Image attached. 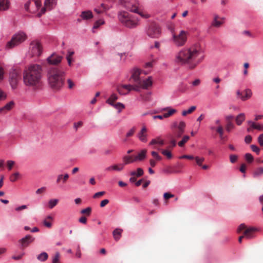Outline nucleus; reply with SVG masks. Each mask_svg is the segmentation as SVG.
I'll use <instances>...</instances> for the list:
<instances>
[{
    "label": "nucleus",
    "mask_w": 263,
    "mask_h": 263,
    "mask_svg": "<svg viewBox=\"0 0 263 263\" xmlns=\"http://www.w3.org/2000/svg\"><path fill=\"white\" fill-rule=\"evenodd\" d=\"M204 58L202 47L199 44H195L180 50L176 55L175 61L179 64H188L190 69H193L202 61Z\"/></svg>",
    "instance_id": "obj_1"
},
{
    "label": "nucleus",
    "mask_w": 263,
    "mask_h": 263,
    "mask_svg": "<svg viewBox=\"0 0 263 263\" xmlns=\"http://www.w3.org/2000/svg\"><path fill=\"white\" fill-rule=\"evenodd\" d=\"M43 76V67L37 64H31L25 67L23 72L24 84L33 89L37 88L41 84Z\"/></svg>",
    "instance_id": "obj_2"
},
{
    "label": "nucleus",
    "mask_w": 263,
    "mask_h": 263,
    "mask_svg": "<svg viewBox=\"0 0 263 263\" xmlns=\"http://www.w3.org/2000/svg\"><path fill=\"white\" fill-rule=\"evenodd\" d=\"M65 72L61 68L53 67L47 72V79L50 87L54 91L59 90L64 83Z\"/></svg>",
    "instance_id": "obj_3"
},
{
    "label": "nucleus",
    "mask_w": 263,
    "mask_h": 263,
    "mask_svg": "<svg viewBox=\"0 0 263 263\" xmlns=\"http://www.w3.org/2000/svg\"><path fill=\"white\" fill-rule=\"evenodd\" d=\"M136 85H123L116 88V90L121 95H125L131 90L139 91L140 88L147 89L153 84L152 78L148 77L147 79L141 80L137 83Z\"/></svg>",
    "instance_id": "obj_4"
},
{
    "label": "nucleus",
    "mask_w": 263,
    "mask_h": 263,
    "mask_svg": "<svg viewBox=\"0 0 263 263\" xmlns=\"http://www.w3.org/2000/svg\"><path fill=\"white\" fill-rule=\"evenodd\" d=\"M118 19L123 25L129 28H135L139 25L138 17L126 11L120 12Z\"/></svg>",
    "instance_id": "obj_5"
},
{
    "label": "nucleus",
    "mask_w": 263,
    "mask_h": 263,
    "mask_svg": "<svg viewBox=\"0 0 263 263\" xmlns=\"http://www.w3.org/2000/svg\"><path fill=\"white\" fill-rule=\"evenodd\" d=\"M119 3L127 9L132 12L138 14L143 18L150 17L149 14L144 13L139 10L140 4L137 0H119Z\"/></svg>",
    "instance_id": "obj_6"
},
{
    "label": "nucleus",
    "mask_w": 263,
    "mask_h": 263,
    "mask_svg": "<svg viewBox=\"0 0 263 263\" xmlns=\"http://www.w3.org/2000/svg\"><path fill=\"white\" fill-rule=\"evenodd\" d=\"M171 31L172 35V43L177 47L183 46L187 41V32L184 30H180L179 32H177L173 29Z\"/></svg>",
    "instance_id": "obj_7"
},
{
    "label": "nucleus",
    "mask_w": 263,
    "mask_h": 263,
    "mask_svg": "<svg viewBox=\"0 0 263 263\" xmlns=\"http://www.w3.org/2000/svg\"><path fill=\"white\" fill-rule=\"evenodd\" d=\"M27 38L26 34L23 32H18L12 37L11 40L8 42L6 48L8 49H12L24 42Z\"/></svg>",
    "instance_id": "obj_8"
},
{
    "label": "nucleus",
    "mask_w": 263,
    "mask_h": 263,
    "mask_svg": "<svg viewBox=\"0 0 263 263\" xmlns=\"http://www.w3.org/2000/svg\"><path fill=\"white\" fill-rule=\"evenodd\" d=\"M43 52L41 43L37 40L31 42L29 50V55L31 57H40Z\"/></svg>",
    "instance_id": "obj_9"
},
{
    "label": "nucleus",
    "mask_w": 263,
    "mask_h": 263,
    "mask_svg": "<svg viewBox=\"0 0 263 263\" xmlns=\"http://www.w3.org/2000/svg\"><path fill=\"white\" fill-rule=\"evenodd\" d=\"M258 229L254 227L248 228L245 224H241L237 229V232L240 233L243 231V234L247 239H252L255 237V233Z\"/></svg>",
    "instance_id": "obj_10"
},
{
    "label": "nucleus",
    "mask_w": 263,
    "mask_h": 263,
    "mask_svg": "<svg viewBox=\"0 0 263 263\" xmlns=\"http://www.w3.org/2000/svg\"><path fill=\"white\" fill-rule=\"evenodd\" d=\"M185 126L186 124L184 121H180L179 124L177 122H174L171 126L173 130L172 136L176 139L180 138L184 132Z\"/></svg>",
    "instance_id": "obj_11"
},
{
    "label": "nucleus",
    "mask_w": 263,
    "mask_h": 263,
    "mask_svg": "<svg viewBox=\"0 0 263 263\" xmlns=\"http://www.w3.org/2000/svg\"><path fill=\"white\" fill-rule=\"evenodd\" d=\"M21 71L18 69H13L10 72L9 83L13 89H15L21 78Z\"/></svg>",
    "instance_id": "obj_12"
},
{
    "label": "nucleus",
    "mask_w": 263,
    "mask_h": 263,
    "mask_svg": "<svg viewBox=\"0 0 263 263\" xmlns=\"http://www.w3.org/2000/svg\"><path fill=\"white\" fill-rule=\"evenodd\" d=\"M146 33L152 38H158L161 35V29L159 25L155 23H152L148 26Z\"/></svg>",
    "instance_id": "obj_13"
},
{
    "label": "nucleus",
    "mask_w": 263,
    "mask_h": 263,
    "mask_svg": "<svg viewBox=\"0 0 263 263\" xmlns=\"http://www.w3.org/2000/svg\"><path fill=\"white\" fill-rule=\"evenodd\" d=\"M149 71V70L142 71L141 69L135 67L131 71V79L133 80L134 82L137 83L140 80L139 76L142 72H143L145 74H147Z\"/></svg>",
    "instance_id": "obj_14"
},
{
    "label": "nucleus",
    "mask_w": 263,
    "mask_h": 263,
    "mask_svg": "<svg viewBox=\"0 0 263 263\" xmlns=\"http://www.w3.org/2000/svg\"><path fill=\"white\" fill-rule=\"evenodd\" d=\"M34 238L30 235H26L25 237L21 239L19 242L21 244V249H24L27 247L31 242H33Z\"/></svg>",
    "instance_id": "obj_15"
},
{
    "label": "nucleus",
    "mask_w": 263,
    "mask_h": 263,
    "mask_svg": "<svg viewBox=\"0 0 263 263\" xmlns=\"http://www.w3.org/2000/svg\"><path fill=\"white\" fill-rule=\"evenodd\" d=\"M56 0H45L44 3L45 7L42 9L41 13H39L37 15L40 17L42 14H44L46 11L47 9L50 10L53 6L55 5Z\"/></svg>",
    "instance_id": "obj_16"
},
{
    "label": "nucleus",
    "mask_w": 263,
    "mask_h": 263,
    "mask_svg": "<svg viewBox=\"0 0 263 263\" xmlns=\"http://www.w3.org/2000/svg\"><path fill=\"white\" fill-rule=\"evenodd\" d=\"M147 128L145 125H143L141 130L137 135L139 140L142 142L145 143L147 141Z\"/></svg>",
    "instance_id": "obj_17"
},
{
    "label": "nucleus",
    "mask_w": 263,
    "mask_h": 263,
    "mask_svg": "<svg viewBox=\"0 0 263 263\" xmlns=\"http://www.w3.org/2000/svg\"><path fill=\"white\" fill-rule=\"evenodd\" d=\"M62 59L61 56L53 53L47 59V61L50 64L57 65L61 62Z\"/></svg>",
    "instance_id": "obj_18"
},
{
    "label": "nucleus",
    "mask_w": 263,
    "mask_h": 263,
    "mask_svg": "<svg viewBox=\"0 0 263 263\" xmlns=\"http://www.w3.org/2000/svg\"><path fill=\"white\" fill-rule=\"evenodd\" d=\"M14 104L13 101L7 103L4 107L0 108V114H5L7 113L13 108Z\"/></svg>",
    "instance_id": "obj_19"
},
{
    "label": "nucleus",
    "mask_w": 263,
    "mask_h": 263,
    "mask_svg": "<svg viewBox=\"0 0 263 263\" xmlns=\"http://www.w3.org/2000/svg\"><path fill=\"white\" fill-rule=\"evenodd\" d=\"M80 17L84 20H90L93 17V14L90 10L82 11Z\"/></svg>",
    "instance_id": "obj_20"
},
{
    "label": "nucleus",
    "mask_w": 263,
    "mask_h": 263,
    "mask_svg": "<svg viewBox=\"0 0 263 263\" xmlns=\"http://www.w3.org/2000/svg\"><path fill=\"white\" fill-rule=\"evenodd\" d=\"M53 220V217L51 215H48L45 217L43 221L44 226L48 228L52 227L51 222Z\"/></svg>",
    "instance_id": "obj_21"
},
{
    "label": "nucleus",
    "mask_w": 263,
    "mask_h": 263,
    "mask_svg": "<svg viewBox=\"0 0 263 263\" xmlns=\"http://www.w3.org/2000/svg\"><path fill=\"white\" fill-rule=\"evenodd\" d=\"M9 0H0V11H6L9 8Z\"/></svg>",
    "instance_id": "obj_22"
},
{
    "label": "nucleus",
    "mask_w": 263,
    "mask_h": 263,
    "mask_svg": "<svg viewBox=\"0 0 263 263\" xmlns=\"http://www.w3.org/2000/svg\"><path fill=\"white\" fill-rule=\"evenodd\" d=\"M69 175L68 174H65V175L60 174L57 176V179L56 180L57 183L59 184L61 181L63 183H65L69 178Z\"/></svg>",
    "instance_id": "obj_23"
},
{
    "label": "nucleus",
    "mask_w": 263,
    "mask_h": 263,
    "mask_svg": "<svg viewBox=\"0 0 263 263\" xmlns=\"http://www.w3.org/2000/svg\"><path fill=\"white\" fill-rule=\"evenodd\" d=\"M252 95V92L251 90L250 89H246L243 92V96H241L240 97V99L242 101H246L250 99Z\"/></svg>",
    "instance_id": "obj_24"
},
{
    "label": "nucleus",
    "mask_w": 263,
    "mask_h": 263,
    "mask_svg": "<svg viewBox=\"0 0 263 263\" xmlns=\"http://www.w3.org/2000/svg\"><path fill=\"white\" fill-rule=\"evenodd\" d=\"M146 149H142L137 156L135 157L136 160L142 161L144 160L146 157Z\"/></svg>",
    "instance_id": "obj_25"
},
{
    "label": "nucleus",
    "mask_w": 263,
    "mask_h": 263,
    "mask_svg": "<svg viewBox=\"0 0 263 263\" xmlns=\"http://www.w3.org/2000/svg\"><path fill=\"white\" fill-rule=\"evenodd\" d=\"M33 5H32V1H29L25 4V9L27 11L31 13L35 12V10L32 8Z\"/></svg>",
    "instance_id": "obj_26"
},
{
    "label": "nucleus",
    "mask_w": 263,
    "mask_h": 263,
    "mask_svg": "<svg viewBox=\"0 0 263 263\" xmlns=\"http://www.w3.org/2000/svg\"><path fill=\"white\" fill-rule=\"evenodd\" d=\"M109 8L107 7L105 5H104V4H102L99 7L96 8L94 9V11L98 14H101L103 12L106 11Z\"/></svg>",
    "instance_id": "obj_27"
},
{
    "label": "nucleus",
    "mask_w": 263,
    "mask_h": 263,
    "mask_svg": "<svg viewBox=\"0 0 263 263\" xmlns=\"http://www.w3.org/2000/svg\"><path fill=\"white\" fill-rule=\"evenodd\" d=\"M252 175L254 178H257L261 175H263V167H259L257 168L254 171Z\"/></svg>",
    "instance_id": "obj_28"
},
{
    "label": "nucleus",
    "mask_w": 263,
    "mask_h": 263,
    "mask_svg": "<svg viewBox=\"0 0 263 263\" xmlns=\"http://www.w3.org/2000/svg\"><path fill=\"white\" fill-rule=\"evenodd\" d=\"M245 120V115L243 113H241L238 115L235 119L236 123L238 125H240L242 122Z\"/></svg>",
    "instance_id": "obj_29"
},
{
    "label": "nucleus",
    "mask_w": 263,
    "mask_h": 263,
    "mask_svg": "<svg viewBox=\"0 0 263 263\" xmlns=\"http://www.w3.org/2000/svg\"><path fill=\"white\" fill-rule=\"evenodd\" d=\"M156 144H158L160 145H163L164 144V141L163 140L158 137L156 139H152V141L149 143V145H153Z\"/></svg>",
    "instance_id": "obj_30"
},
{
    "label": "nucleus",
    "mask_w": 263,
    "mask_h": 263,
    "mask_svg": "<svg viewBox=\"0 0 263 263\" xmlns=\"http://www.w3.org/2000/svg\"><path fill=\"white\" fill-rule=\"evenodd\" d=\"M136 161L135 157L130 156H125L123 157V162L124 164H127Z\"/></svg>",
    "instance_id": "obj_31"
},
{
    "label": "nucleus",
    "mask_w": 263,
    "mask_h": 263,
    "mask_svg": "<svg viewBox=\"0 0 263 263\" xmlns=\"http://www.w3.org/2000/svg\"><path fill=\"white\" fill-rule=\"evenodd\" d=\"M170 145L167 146V148L168 149H172L174 147H175L176 145V139L172 135L170 136Z\"/></svg>",
    "instance_id": "obj_32"
},
{
    "label": "nucleus",
    "mask_w": 263,
    "mask_h": 263,
    "mask_svg": "<svg viewBox=\"0 0 263 263\" xmlns=\"http://www.w3.org/2000/svg\"><path fill=\"white\" fill-rule=\"evenodd\" d=\"M248 123H249V124L251 126L250 127L248 128V132H250L251 131V128H253L254 129H258V130H261L262 129V127H261V125H260L256 124H255V123H254V122H253L252 121H249Z\"/></svg>",
    "instance_id": "obj_33"
},
{
    "label": "nucleus",
    "mask_w": 263,
    "mask_h": 263,
    "mask_svg": "<svg viewBox=\"0 0 263 263\" xmlns=\"http://www.w3.org/2000/svg\"><path fill=\"white\" fill-rule=\"evenodd\" d=\"M48 255L46 252H42L37 256V259L41 261H45L48 259Z\"/></svg>",
    "instance_id": "obj_34"
},
{
    "label": "nucleus",
    "mask_w": 263,
    "mask_h": 263,
    "mask_svg": "<svg viewBox=\"0 0 263 263\" xmlns=\"http://www.w3.org/2000/svg\"><path fill=\"white\" fill-rule=\"evenodd\" d=\"M160 151H161V153L165 156L167 159H171L172 158V154L168 149H160Z\"/></svg>",
    "instance_id": "obj_35"
},
{
    "label": "nucleus",
    "mask_w": 263,
    "mask_h": 263,
    "mask_svg": "<svg viewBox=\"0 0 263 263\" xmlns=\"http://www.w3.org/2000/svg\"><path fill=\"white\" fill-rule=\"evenodd\" d=\"M219 16L218 15H215L214 18V20L212 22V26L215 27H219L222 24V22L218 21Z\"/></svg>",
    "instance_id": "obj_36"
},
{
    "label": "nucleus",
    "mask_w": 263,
    "mask_h": 263,
    "mask_svg": "<svg viewBox=\"0 0 263 263\" xmlns=\"http://www.w3.org/2000/svg\"><path fill=\"white\" fill-rule=\"evenodd\" d=\"M217 132L219 134L220 138L222 140H226V137L223 136V128L221 125H219L216 129Z\"/></svg>",
    "instance_id": "obj_37"
},
{
    "label": "nucleus",
    "mask_w": 263,
    "mask_h": 263,
    "mask_svg": "<svg viewBox=\"0 0 263 263\" xmlns=\"http://www.w3.org/2000/svg\"><path fill=\"white\" fill-rule=\"evenodd\" d=\"M164 110H168V112L167 113L164 114V116L165 118H168L177 112V110L176 109L169 108H164Z\"/></svg>",
    "instance_id": "obj_38"
},
{
    "label": "nucleus",
    "mask_w": 263,
    "mask_h": 263,
    "mask_svg": "<svg viewBox=\"0 0 263 263\" xmlns=\"http://www.w3.org/2000/svg\"><path fill=\"white\" fill-rule=\"evenodd\" d=\"M59 202V200L57 199H50L48 203V205L49 209H52L55 206H56Z\"/></svg>",
    "instance_id": "obj_39"
},
{
    "label": "nucleus",
    "mask_w": 263,
    "mask_h": 263,
    "mask_svg": "<svg viewBox=\"0 0 263 263\" xmlns=\"http://www.w3.org/2000/svg\"><path fill=\"white\" fill-rule=\"evenodd\" d=\"M196 108V106H191L189 109H188L187 110H183L182 112V115L183 116H186L187 114H192L193 111H194L195 110Z\"/></svg>",
    "instance_id": "obj_40"
},
{
    "label": "nucleus",
    "mask_w": 263,
    "mask_h": 263,
    "mask_svg": "<svg viewBox=\"0 0 263 263\" xmlns=\"http://www.w3.org/2000/svg\"><path fill=\"white\" fill-rule=\"evenodd\" d=\"M190 137L187 135L184 136L182 139V140L179 141L178 143V145L180 147H182L186 143L187 141L189 140Z\"/></svg>",
    "instance_id": "obj_41"
},
{
    "label": "nucleus",
    "mask_w": 263,
    "mask_h": 263,
    "mask_svg": "<svg viewBox=\"0 0 263 263\" xmlns=\"http://www.w3.org/2000/svg\"><path fill=\"white\" fill-rule=\"evenodd\" d=\"M106 102L113 107H115V95L112 94L111 97L107 100Z\"/></svg>",
    "instance_id": "obj_42"
},
{
    "label": "nucleus",
    "mask_w": 263,
    "mask_h": 263,
    "mask_svg": "<svg viewBox=\"0 0 263 263\" xmlns=\"http://www.w3.org/2000/svg\"><path fill=\"white\" fill-rule=\"evenodd\" d=\"M104 22L102 20H99L95 22L93 27L92 28V32H95V29H97L101 25H103Z\"/></svg>",
    "instance_id": "obj_43"
},
{
    "label": "nucleus",
    "mask_w": 263,
    "mask_h": 263,
    "mask_svg": "<svg viewBox=\"0 0 263 263\" xmlns=\"http://www.w3.org/2000/svg\"><path fill=\"white\" fill-rule=\"evenodd\" d=\"M124 108L125 105L123 104L116 102V110H117L118 113H120Z\"/></svg>",
    "instance_id": "obj_44"
},
{
    "label": "nucleus",
    "mask_w": 263,
    "mask_h": 263,
    "mask_svg": "<svg viewBox=\"0 0 263 263\" xmlns=\"http://www.w3.org/2000/svg\"><path fill=\"white\" fill-rule=\"evenodd\" d=\"M60 254L57 252L52 257V263H60Z\"/></svg>",
    "instance_id": "obj_45"
},
{
    "label": "nucleus",
    "mask_w": 263,
    "mask_h": 263,
    "mask_svg": "<svg viewBox=\"0 0 263 263\" xmlns=\"http://www.w3.org/2000/svg\"><path fill=\"white\" fill-rule=\"evenodd\" d=\"M32 5H33V6H35V9H34L35 12L40 8L41 6V2L40 0L32 1Z\"/></svg>",
    "instance_id": "obj_46"
},
{
    "label": "nucleus",
    "mask_w": 263,
    "mask_h": 263,
    "mask_svg": "<svg viewBox=\"0 0 263 263\" xmlns=\"http://www.w3.org/2000/svg\"><path fill=\"white\" fill-rule=\"evenodd\" d=\"M20 174L18 172H16L12 174L10 177V180L11 182H15L18 178Z\"/></svg>",
    "instance_id": "obj_47"
},
{
    "label": "nucleus",
    "mask_w": 263,
    "mask_h": 263,
    "mask_svg": "<svg viewBox=\"0 0 263 263\" xmlns=\"http://www.w3.org/2000/svg\"><path fill=\"white\" fill-rule=\"evenodd\" d=\"M155 62L156 61L155 60H153L149 62H147L145 63L144 67L146 69L152 68L154 64L155 63Z\"/></svg>",
    "instance_id": "obj_48"
},
{
    "label": "nucleus",
    "mask_w": 263,
    "mask_h": 263,
    "mask_svg": "<svg viewBox=\"0 0 263 263\" xmlns=\"http://www.w3.org/2000/svg\"><path fill=\"white\" fill-rule=\"evenodd\" d=\"M151 154L156 161H161L162 160V157L156 152L152 151Z\"/></svg>",
    "instance_id": "obj_49"
},
{
    "label": "nucleus",
    "mask_w": 263,
    "mask_h": 263,
    "mask_svg": "<svg viewBox=\"0 0 263 263\" xmlns=\"http://www.w3.org/2000/svg\"><path fill=\"white\" fill-rule=\"evenodd\" d=\"M245 159L249 163H251L254 160L253 157L250 153H247L245 155Z\"/></svg>",
    "instance_id": "obj_50"
},
{
    "label": "nucleus",
    "mask_w": 263,
    "mask_h": 263,
    "mask_svg": "<svg viewBox=\"0 0 263 263\" xmlns=\"http://www.w3.org/2000/svg\"><path fill=\"white\" fill-rule=\"evenodd\" d=\"M234 128V125L232 122L227 123L226 128L228 132H230Z\"/></svg>",
    "instance_id": "obj_51"
},
{
    "label": "nucleus",
    "mask_w": 263,
    "mask_h": 263,
    "mask_svg": "<svg viewBox=\"0 0 263 263\" xmlns=\"http://www.w3.org/2000/svg\"><path fill=\"white\" fill-rule=\"evenodd\" d=\"M194 159L199 166H202V163L204 161V158L203 157L200 158L199 157H196Z\"/></svg>",
    "instance_id": "obj_52"
},
{
    "label": "nucleus",
    "mask_w": 263,
    "mask_h": 263,
    "mask_svg": "<svg viewBox=\"0 0 263 263\" xmlns=\"http://www.w3.org/2000/svg\"><path fill=\"white\" fill-rule=\"evenodd\" d=\"M105 192L104 191L97 192L93 195V198L94 199L100 198V197L103 196L104 195H105Z\"/></svg>",
    "instance_id": "obj_53"
},
{
    "label": "nucleus",
    "mask_w": 263,
    "mask_h": 263,
    "mask_svg": "<svg viewBox=\"0 0 263 263\" xmlns=\"http://www.w3.org/2000/svg\"><path fill=\"white\" fill-rule=\"evenodd\" d=\"M91 209L90 207H88L86 209H83L81 211V213L83 214H86L87 215H89L91 213Z\"/></svg>",
    "instance_id": "obj_54"
},
{
    "label": "nucleus",
    "mask_w": 263,
    "mask_h": 263,
    "mask_svg": "<svg viewBox=\"0 0 263 263\" xmlns=\"http://www.w3.org/2000/svg\"><path fill=\"white\" fill-rule=\"evenodd\" d=\"M238 159V156L236 155H231L230 156V162L232 163H235Z\"/></svg>",
    "instance_id": "obj_55"
},
{
    "label": "nucleus",
    "mask_w": 263,
    "mask_h": 263,
    "mask_svg": "<svg viewBox=\"0 0 263 263\" xmlns=\"http://www.w3.org/2000/svg\"><path fill=\"white\" fill-rule=\"evenodd\" d=\"M136 171H133L130 173V175L132 176L130 177L129 180L131 182H134L136 181Z\"/></svg>",
    "instance_id": "obj_56"
},
{
    "label": "nucleus",
    "mask_w": 263,
    "mask_h": 263,
    "mask_svg": "<svg viewBox=\"0 0 263 263\" xmlns=\"http://www.w3.org/2000/svg\"><path fill=\"white\" fill-rule=\"evenodd\" d=\"M251 148L252 151L255 152L257 154H259L260 152V149L255 145H251Z\"/></svg>",
    "instance_id": "obj_57"
},
{
    "label": "nucleus",
    "mask_w": 263,
    "mask_h": 263,
    "mask_svg": "<svg viewBox=\"0 0 263 263\" xmlns=\"http://www.w3.org/2000/svg\"><path fill=\"white\" fill-rule=\"evenodd\" d=\"M67 83L69 89H72L75 85L74 83L70 79L67 80Z\"/></svg>",
    "instance_id": "obj_58"
},
{
    "label": "nucleus",
    "mask_w": 263,
    "mask_h": 263,
    "mask_svg": "<svg viewBox=\"0 0 263 263\" xmlns=\"http://www.w3.org/2000/svg\"><path fill=\"white\" fill-rule=\"evenodd\" d=\"M15 162L13 161L12 160H9L7 162V166L8 167L9 170H11L13 167V166L14 165Z\"/></svg>",
    "instance_id": "obj_59"
},
{
    "label": "nucleus",
    "mask_w": 263,
    "mask_h": 263,
    "mask_svg": "<svg viewBox=\"0 0 263 263\" xmlns=\"http://www.w3.org/2000/svg\"><path fill=\"white\" fill-rule=\"evenodd\" d=\"M135 130H136V128L135 127H133L132 128H131L129 132L126 134V137H129L132 136H133L134 134V133L135 132Z\"/></svg>",
    "instance_id": "obj_60"
},
{
    "label": "nucleus",
    "mask_w": 263,
    "mask_h": 263,
    "mask_svg": "<svg viewBox=\"0 0 263 263\" xmlns=\"http://www.w3.org/2000/svg\"><path fill=\"white\" fill-rule=\"evenodd\" d=\"M174 196L173 194H171L170 193H165L163 195L164 198L165 200H167L171 198H172Z\"/></svg>",
    "instance_id": "obj_61"
},
{
    "label": "nucleus",
    "mask_w": 263,
    "mask_h": 263,
    "mask_svg": "<svg viewBox=\"0 0 263 263\" xmlns=\"http://www.w3.org/2000/svg\"><path fill=\"white\" fill-rule=\"evenodd\" d=\"M136 176V177H140L143 174V171L141 168H138L137 170Z\"/></svg>",
    "instance_id": "obj_62"
},
{
    "label": "nucleus",
    "mask_w": 263,
    "mask_h": 263,
    "mask_svg": "<svg viewBox=\"0 0 263 263\" xmlns=\"http://www.w3.org/2000/svg\"><path fill=\"white\" fill-rule=\"evenodd\" d=\"M118 55L120 57V60L123 62H125L126 59L127 55L125 53H119Z\"/></svg>",
    "instance_id": "obj_63"
},
{
    "label": "nucleus",
    "mask_w": 263,
    "mask_h": 263,
    "mask_svg": "<svg viewBox=\"0 0 263 263\" xmlns=\"http://www.w3.org/2000/svg\"><path fill=\"white\" fill-rule=\"evenodd\" d=\"M186 89L187 86L183 84H181L179 87V90L181 92H184Z\"/></svg>",
    "instance_id": "obj_64"
}]
</instances>
